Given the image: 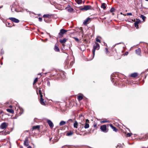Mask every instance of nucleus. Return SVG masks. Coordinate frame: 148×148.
Returning <instances> with one entry per match:
<instances>
[{"mask_svg": "<svg viewBox=\"0 0 148 148\" xmlns=\"http://www.w3.org/2000/svg\"><path fill=\"white\" fill-rule=\"evenodd\" d=\"M100 48L99 44L96 42H95L93 46V49L92 52L93 54V57H94L95 54V52L96 50H98Z\"/></svg>", "mask_w": 148, "mask_h": 148, "instance_id": "nucleus-1", "label": "nucleus"}, {"mask_svg": "<svg viewBox=\"0 0 148 148\" xmlns=\"http://www.w3.org/2000/svg\"><path fill=\"white\" fill-rule=\"evenodd\" d=\"M100 129L102 132L104 133H107L108 131V130L107 128V126L105 125H101Z\"/></svg>", "mask_w": 148, "mask_h": 148, "instance_id": "nucleus-2", "label": "nucleus"}, {"mask_svg": "<svg viewBox=\"0 0 148 148\" xmlns=\"http://www.w3.org/2000/svg\"><path fill=\"white\" fill-rule=\"evenodd\" d=\"M92 9V7L90 5H86L84 6V7L81 8H80V10H84L85 11L88 10H91Z\"/></svg>", "mask_w": 148, "mask_h": 148, "instance_id": "nucleus-3", "label": "nucleus"}, {"mask_svg": "<svg viewBox=\"0 0 148 148\" xmlns=\"http://www.w3.org/2000/svg\"><path fill=\"white\" fill-rule=\"evenodd\" d=\"M90 123L88 119H86V121L84 124H82V125L84 126V128L86 129H88L89 127V123Z\"/></svg>", "mask_w": 148, "mask_h": 148, "instance_id": "nucleus-4", "label": "nucleus"}, {"mask_svg": "<svg viewBox=\"0 0 148 148\" xmlns=\"http://www.w3.org/2000/svg\"><path fill=\"white\" fill-rule=\"evenodd\" d=\"M67 32V30L63 29H61L60 30V32L59 33V35L61 37L63 36V34L66 33Z\"/></svg>", "mask_w": 148, "mask_h": 148, "instance_id": "nucleus-5", "label": "nucleus"}, {"mask_svg": "<svg viewBox=\"0 0 148 148\" xmlns=\"http://www.w3.org/2000/svg\"><path fill=\"white\" fill-rule=\"evenodd\" d=\"M23 112V109L21 108H18L17 110V114L20 115L22 114Z\"/></svg>", "mask_w": 148, "mask_h": 148, "instance_id": "nucleus-6", "label": "nucleus"}, {"mask_svg": "<svg viewBox=\"0 0 148 148\" xmlns=\"http://www.w3.org/2000/svg\"><path fill=\"white\" fill-rule=\"evenodd\" d=\"M8 124L6 123H2L1 125V129H5L8 126Z\"/></svg>", "mask_w": 148, "mask_h": 148, "instance_id": "nucleus-7", "label": "nucleus"}, {"mask_svg": "<svg viewBox=\"0 0 148 148\" xmlns=\"http://www.w3.org/2000/svg\"><path fill=\"white\" fill-rule=\"evenodd\" d=\"M9 19L13 22L16 23H18L19 22L18 19L14 17L9 18Z\"/></svg>", "mask_w": 148, "mask_h": 148, "instance_id": "nucleus-8", "label": "nucleus"}, {"mask_svg": "<svg viewBox=\"0 0 148 148\" xmlns=\"http://www.w3.org/2000/svg\"><path fill=\"white\" fill-rule=\"evenodd\" d=\"M47 121L49 127L51 128H52L53 127V125L52 121L49 120H48Z\"/></svg>", "mask_w": 148, "mask_h": 148, "instance_id": "nucleus-9", "label": "nucleus"}, {"mask_svg": "<svg viewBox=\"0 0 148 148\" xmlns=\"http://www.w3.org/2000/svg\"><path fill=\"white\" fill-rule=\"evenodd\" d=\"M28 137H26L25 138V140L24 142V145L25 146H27L29 145L28 143Z\"/></svg>", "mask_w": 148, "mask_h": 148, "instance_id": "nucleus-10", "label": "nucleus"}, {"mask_svg": "<svg viewBox=\"0 0 148 148\" xmlns=\"http://www.w3.org/2000/svg\"><path fill=\"white\" fill-rule=\"evenodd\" d=\"M135 52H136V53L137 55H138L139 56H141V49L140 48H139L138 49H136L135 51Z\"/></svg>", "mask_w": 148, "mask_h": 148, "instance_id": "nucleus-11", "label": "nucleus"}, {"mask_svg": "<svg viewBox=\"0 0 148 148\" xmlns=\"http://www.w3.org/2000/svg\"><path fill=\"white\" fill-rule=\"evenodd\" d=\"M42 95H41V96H40V102L42 105H45V103L44 101V99L42 98Z\"/></svg>", "mask_w": 148, "mask_h": 148, "instance_id": "nucleus-12", "label": "nucleus"}, {"mask_svg": "<svg viewBox=\"0 0 148 148\" xmlns=\"http://www.w3.org/2000/svg\"><path fill=\"white\" fill-rule=\"evenodd\" d=\"M15 6H16L15 4H13L12 7L11 8V11H12V12H14V11L16 12H18V10H17V9L16 8H15Z\"/></svg>", "mask_w": 148, "mask_h": 148, "instance_id": "nucleus-13", "label": "nucleus"}, {"mask_svg": "<svg viewBox=\"0 0 148 148\" xmlns=\"http://www.w3.org/2000/svg\"><path fill=\"white\" fill-rule=\"evenodd\" d=\"M90 18L89 17L87 18L83 22V24L84 25H86L88 23V21L90 20Z\"/></svg>", "mask_w": 148, "mask_h": 148, "instance_id": "nucleus-14", "label": "nucleus"}, {"mask_svg": "<svg viewBox=\"0 0 148 148\" xmlns=\"http://www.w3.org/2000/svg\"><path fill=\"white\" fill-rule=\"evenodd\" d=\"M139 23L140 21L139 20H138V19H137L136 21L134 23L135 26L136 28L137 29L138 28V24Z\"/></svg>", "mask_w": 148, "mask_h": 148, "instance_id": "nucleus-15", "label": "nucleus"}, {"mask_svg": "<svg viewBox=\"0 0 148 148\" xmlns=\"http://www.w3.org/2000/svg\"><path fill=\"white\" fill-rule=\"evenodd\" d=\"M138 75L137 73H134L131 74L130 75V76L133 77H137Z\"/></svg>", "mask_w": 148, "mask_h": 148, "instance_id": "nucleus-16", "label": "nucleus"}, {"mask_svg": "<svg viewBox=\"0 0 148 148\" xmlns=\"http://www.w3.org/2000/svg\"><path fill=\"white\" fill-rule=\"evenodd\" d=\"M9 134V132H6L5 131H1V135H6Z\"/></svg>", "mask_w": 148, "mask_h": 148, "instance_id": "nucleus-17", "label": "nucleus"}, {"mask_svg": "<svg viewBox=\"0 0 148 148\" xmlns=\"http://www.w3.org/2000/svg\"><path fill=\"white\" fill-rule=\"evenodd\" d=\"M67 40V39L64 38L63 39L60 40V42L62 44L66 42Z\"/></svg>", "mask_w": 148, "mask_h": 148, "instance_id": "nucleus-18", "label": "nucleus"}, {"mask_svg": "<svg viewBox=\"0 0 148 148\" xmlns=\"http://www.w3.org/2000/svg\"><path fill=\"white\" fill-rule=\"evenodd\" d=\"M110 127L113 129L114 131L116 132L117 130V129L116 128V127L113 126L112 124H110Z\"/></svg>", "mask_w": 148, "mask_h": 148, "instance_id": "nucleus-19", "label": "nucleus"}, {"mask_svg": "<svg viewBox=\"0 0 148 148\" xmlns=\"http://www.w3.org/2000/svg\"><path fill=\"white\" fill-rule=\"evenodd\" d=\"M6 110L10 113L13 114L14 113V111L11 109H6Z\"/></svg>", "mask_w": 148, "mask_h": 148, "instance_id": "nucleus-20", "label": "nucleus"}, {"mask_svg": "<svg viewBox=\"0 0 148 148\" xmlns=\"http://www.w3.org/2000/svg\"><path fill=\"white\" fill-rule=\"evenodd\" d=\"M40 88L38 90V89H36V91L37 94H38L39 93V95H40V96H41V95H42V92L41 90H40Z\"/></svg>", "mask_w": 148, "mask_h": 148, "instance_id": "nucleus-21", "label": "nucleus"}, {"mask_svg": "<svg viewBox=\"0 0 148 148\" xmlns=\"http://www.w3.org/2000/svg\"><path fill=\"white\" fill-rule=\"evenodd\" d=\"M101 8H103V9H105L106 8V4L105 3H103L101 4Z\"/></svg>", "mask_w": 148, "mask_h": 148, "instance_id": "nucleus-22", "label": "nucleus"}, {"mask_svg": "<svg viewBox=\"0 0 148 148\" xmlns=\"http://www.w3.org/2000/svg\"><path fill=\"white\" fill-rule=\"evenodd\" d=\"M54 50L57 52H59L60 51V49H59L58 48V47L56 46V45H55L54 48Z\"/></svg>", "mask_w": 148, "mask_h": 148, "instance_id": "nucleus-23", "label": "nucleus"}, {"mask_svg": "<svg viewBox=\"0 0 148 148\" xmlns=\"http://www.w3.org/2000/svg\"><path fill=\"white\" fill-rule=\"evenodd\" d=\"M78 125V123L76 121H75L74 123L73 126L75 128H77Z\"/></svg>", "mask_w": 148, "mask_h": 148, "instance_id": "nucleus-24", "label": "nucleus"}, {"mask_svg": "<svg viewBox=\"0 0 148 148\" xmlns=\"http://www.w3.org/2000/svg\"><path fill=\"white\" fill-rule=\"evenodd\" d=\"M142 138H144L145 140L147 139H148V134H147L145 135L141 138V139Z\"/></svg>", "mask_w": 148, "mask_h": 148, "instance_id": "nucleus-25", "label": "nucleus"}, {"mask_svg": "<svg viewBox=\"0 0 148 148\" xmlns=\"http://www.w3.org/2000/svg\"><path fill=\"white\" fill-rule=\"evenodd\" d=\"M40 127V126L39 125H36L32 127V129L33 130L34 129H39Z\"/></svg>", "mask_w": 148, "mask_h": 148, "instance_id": "nucleus-26", "label": "nucleus"}, {"mask_svg": "<svg viewBox=\"0 0 148 148\" xmlns=\"http://www.w3.org/2000/svg\"><path fill=\"white\" fill-rule=\"evenodd\" d=\"M66 124V122L64 121H61L59 124L60 126H62L65 125Z\"/></svg>", "mask_w": 148, "mask_h": 148, "instance_id": "nucleus-27", "label": "nucleus"}, {"mask_svg": "<svg viewBox=\"0 0 148 148\" xmlns=\"http://www.w3.org/2000/svg\"><path fill=\"white\" fill-rule=\"evenodd\" d=\"M77 3L78 4H80L82 3V0H75Z\"/></svg>", "mask_w": 148, "mask_h": 148, "instance_id": "nucleus-28", "label": "nucleus"}, {"mask_svg": "<svg viewBox=\"0 0 148 148\" xmlns=\"http://www.w3.org/2000/svg\"><path fill=\"white\" fill-rule=\"evenodd\" d=\"M73 134V132H71V131L69 132H68L66 134V135L67 136H70Z\"/></svg>", "mask_w": 148, "mask_h": 148, "instance_id": "nucleus-29", "label": "nucleus"}, {"mask_svg": "<svg viewBox=\"0 0 148 148\" xmlns=\"http://www.w3.org/2000/svg\"><path fill=\"white\" fill-rule=\"evenodd\" d=\"M50 16L49 14H44L43 16L44 18H49Z\"/></svg>", "mask_w": 148, "mask_h": 148, "instance_id": "nucleus-30", "label": "nucleus"}, {"mask_svg": "<svg viewBox=\"0 0 148 148\" xmlns=\"http://www.w3.org/2000/svg\"><path fill=\"white\" fill-rule=\"evenodd\" d=\"M140 17L142 19L143 21H145L146 18V17L143 15H141L140 16Z\"/></svg>", "mask_w": 148, "mask_h": 148, "instance_id": "nucleus-31", "label": "nucleus"}, {"mask_svg": "<svg viewBox=\"0 0 148 148\" xmlns=\"http://www.w3.org/2000/svg\"><path fill=\"white\" fill-rule=\"evenodd\" d=\"M83 97L81 96H78V99L79 100H81L83 99Z\"/></svg>", "mask_w": 148, "mask_h": 148, "instance_id": "nucleus-32", "label": "nucleus"}, {"mask_svg": "<svg viewBox=\"0 0 148 148\" xmlns=\"http://www.w3.org/2000/svg\"><path fill=\"white\" fill-rule=\"evenodd\" d=\"M68 11L69 12H71L73 10V8H70L67 9Z\"/></svg>", "mask_w": 148, "mask_h": 148, "instance_id": "nucleus-33", "label": "nucleus"}, {"mask_svg": "<svg viewBox=\"0 0 148 148\" xmlns=\"http://www.w3.org/2000/svg\"><path fill=\"white\" fill-rule=\"evenodd\" d=\"M73 38L78 42H79L80 41H79V39L77 38H75V37H74Z\"/></svg>", "mask_w": 148, "mask_h": 148, "instance_id": "nucleus-34", "label": "nucleus"}, {"mask_svg": "<svg viewBox=\"0 0 148 148\" xmlns=\"http://www.w3.org/2000/svg\"><path fill=\"white\" fill-rule=\"evenodd\" d=\"M38 78H35V79H34V82H33V84H34L35 83H36L37 81H38Z\"/></svg>", "mask_w": 148, "mask_h": 148, "instance_id": "nucleus-35", "label": "nucleus"}, {"mask_svg": "<svg viewBox=\"0 0 148 148\" xmlns=\"http://www.w3.org/2000/svg\"><path fill=\"white\" fill-rule=\"evenodd\" d=\"M115 9L114 8H112L110 10V11L111 12H114V11Z\"/></svg>", "mask_w": 148, "mask_h": 148, "instance_id": "nucleus-36", "label": "nucleus"}, {"mask_svg": "<svg viewBox=\"0 0 148 148\" xmlns=\"http://www.w3.org/2000/svg\"><path fill=\"white\" fill-rule=\"evenodd\" d=\"M96 41L97 42H100V39H99L98 38H97L96 39Z\"/></svg>", "mask_w": 148, "mask_h": 148, "instance_id": "nucleus-37", "label": "nucleus"}, {"mask_svg": "<svg viewBox=\"0 0 148 148\" xmlns=\"http://www.w3.org/2000/svg\"><path fill=\"white\" fill-rule=\"evenodd\" d=\"M108 122V121L104 120V121H102L101 122V123H105Z\"/></svg>", "mask_w": 148, "mask_h": 148, "instance_id": "nucleus-38", "label": "nucleus"}, {"mask_svg": "<svg viewBox=\"0 0 148 148\" xmlns=\"http://www.w3.org/2000/svg\"><path fill=\"white\" fill-rule=\"evenodd\" d=\"M74 62L73 61H71L70 63V66H72L73 64L74 63Z\"/></svg>", "mask_w": 148, "mask_h": 148, "instance_id": "nucleus-39", "label": "nucleus"}, {"mask_svg": "<svg viewBox=\"0 0 148 148\" xmlns=\"http://www.w3.org/2000/svg\"><path fill=\"white\" fill-rule=\"evenodd\" d=\"M132 135V134L128 133L127 134V136L128 137H130Z\"/></svg>", "mask_w": 148, "mask_h": 148, "instance_id": "nucleus-40", "label": "nucleus"}, {"mask_svg": "<svg viewBox=\"0 0 148 148\" xmlns=\"http://www.w3.org/2000/svg\"><path fill=\"white\" fill-rule=\"evenodd\" d=\"M105 50H106V53H108V49L107 48H105Z\"/></svg>", "mask_w": 148, "mask_h": 148, "instance_id": "nucleus-41", "label": "nucleus"}, {"mask_svg": "<svg viewBox=\"0 0 148 148\" xmlns=\"http://www.w3.org/2000/svg\"><path fill=\"white\" fill-rule=\"evenodd\" d=\"M93 127H96V128H97V124L96 123H95L93 125Z\"/></svg>", "mask_w": 148, "mask_h": 148, "instance_id": "nucleus-42", "label": "nucleus"}, {"mask_svg": "<svg viewBox=\"0 0 148 148\" xmlns=\"http://www.w3.org/2000/svg\"><path fill=\"white\" fill-rule=\"evenodd\" d=\"M38 19H39V21L40 22L42 21V18L41 17H39L38 18Z\"/></svg>", "mask_w": 148, "mask_h": 148, "instance_id": "nucleus-43", "label": "nucleus"}, {"mask_svg": "<svg viewBox=\"0 0 148 148\" xmlns=\"http://www.w3.org/2000/svg\"><path fill=\"white\" fill-rule=\"evenodd\" d=\"M69 61L68 60H66L65 61V62L66 64H68L69 63Z\"/></svg>", "mask_w": 148, "mask_h": 148, "instance_id": "nucleus-44", "label": "nucleus"}, {"mask_svg": "<svg viewBox=\"0 0 148 148\" xmlns=\"http://www.w3.org/2000/svg\"><path fill=\"white\" fill-rule=\"evenodd\" d=\"M10 23H8V25H7V24H6V25H7V26H8V27H11V26H9V25H10Z\"/></svg>", "mask_w": 148, "mask_h": 148, "instance_id": "nucleus-45", "label": "nucleus"}, {"mask_svg": "<svg viewBox=\"0 0 148 148\" xmlns=\"http://www.w3.org/2000/svg\"><path fill=\"white\" fill-rule=\"evenodd\" d=\"M127 15H132V14L131 13H127Z\"/></svg>", "mask_w": 148, "mask_h": 148, "instance_id": "nucleus-46", "label": "nucleus"}, {"mask_svg": "<svg viewBox=\"0 0 148 148\" xmlns=\"http://www.w3.org/2000/svg\"><path fill=\"white\" fill-rule=\"evenodd\" d=\"M68 121L73 122V120L72 119H69L68 120Z\"/></svg>", "mask_w": 148, "mask_h": 148, "instance_id": "nucleus-47", "label": "nucleus"}, {"mask_svg": "<svg viewBox=\"0 0 148 148\" xmlns=\"http://www.w3.org/2000/svg\"><path fill=\"white\" fill-rule=\"evenodd\" d=\"M62 45L63 46V47H64L65 45H64V43L62 44Z\"/></svg>", "mask_w": 148, "mask_h": 148, "instance_id": "nucleus-48", "label": "nucleus"}, {"mask_svg": "<svg viewBox=\"0 0 148 148\" xmlns=\"http://www.w3.org/2000/svg\"><path fill=\"white\" fill-rule=\"evenodd\" d=\"M27 148H32V147L31 146H29Z\"/></svg>", "mask_w": 148, "mask_h": 148, "instance_id": "nucleus-49", "label": "nucleus"}, {"mask_svg": "<svg viewBox=\"0 0 148 148\" xmlns=\"http://www.w3.org/2000/svg\"><path fill=\"white\" fill-rule=\"evenodd\" d=\"M79 116H80V117H83V116L82 115H80Z\"/></svg>", "mask_w": 148, "mask_h": 148, "instance_id": "nucleus-50", "label": "nucleus"}, {"mask_svg": "<svg viewBox=\"0 0 148 148\" xmlns=\"http://www.w3.org/2000/svg\"><path fill=\"white\" fill-rule=\"evenodd\" d=\"M125 54H126V55H127V54H128V52H127V53H125Z\"/></svg>", "mask_w": 148, "mask_h": 148, "instance_id": "nucleus-51", "label": "nucleus"}, {"mask_svg": "<svg viewBox=\"0 0 148 148\" xmlns=\"http://www.w3.org/2000/svg\"><path fill=\"white\" fill-rule=\"evenodd\" d=\"M2 7H3V6H1V7H0L1 8H2Z\"/></svg>", "mask_w": 148, "mask_h": 148, "instance_id": "nucleus-52", "label": "nucleus"}, {"mask_svg": "<svg viewBox=\"0 0 148 148\" xmlns=\"http://www.w3.org/2000/svg\"><path fill=\"white\" fill-rule=\"evenodd\" d=\"M0 64H2V63L1 62Z\"/></svg>", "mask_w": 148, "mask_h": 148, "instance_id": "nucleus-53", "label": "nucleus"}, {"mask_svg": "<svg viewBox=\"0 0 148 148\" xmlns=\"http://www.w3.org/2000/svg\"><path fill=\"white\" fill-rule=\"evenodd\" d=\"M2 113V111H1V112H0L1 114Z\"/></svg>", "mask_w": 148, "mask_h": 148, "instance_id": "nucleus-54", "label": "nucleus"}, {"mask_svg": "<svg viewBox=\"0 0 148 148\" xmlns=\"http://www.w3.org/2000/svg\"><path fill=\"white\" fill-rule=\"evenodd\" d=\"M145 0L147 1H148V0Z\"/></svg>", "mask_w": 148, "mask_h": 148, "instance_id": "nucleus-55", "label": "nucleus"}, {"mask_svg": "<svg viewBox=\"0 0 148 148\" xmlns=\"http://www.w3.org/2000/svg\"><path fill=\"white\" fill-rule=\"evenodd\" d=\"M47 83L48 84V83H49V82H47Z\"/></svg>", "mask_w": 148, "mask_h": 148, "instance_id": "nucleus-56", "label": "nucleus"}, {"mask_svg": "<svg viewBox=\"0 0 148 148\" xmlns=\"http://www.w3.org/2000/svg\"><path fill=\"white\" fill-rule=\"evenodd\" d=\"M121 42H120V43H119L118 44H121Z\"/></svg>", "mask_w": 148, "mask_h": 148, "instance_id": "nucleus-57", "label": "nucleus"}, {"mask_svg": "<svg viewBox=\"0 0 148 148\" xmlns=\"http://www.w3.org/2000/svg\"><path fill=\"white\" fill-rule=\"evenodd\" d=\"M10 107H12V106H10Z\"/></svg>", "mask_w": 148, "mask_h": 148, "instance_id": "nucleus-58", "label": "nucleus"}, {"mask_svg": "<svg viewBox=\"0 0 148 148\" xmlns=\"http://www.w3.org/2000/svg\"><path fill=\"white\" fill-rule=\"evenodd\" d=\"M20 148H23V147H21Z\"/></svg>", "mask_w": 148, "mask_h": 148, "instance_id": "nucleus-59", "label": "nucleus"}]
</instances>
